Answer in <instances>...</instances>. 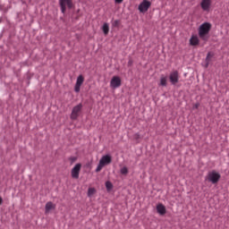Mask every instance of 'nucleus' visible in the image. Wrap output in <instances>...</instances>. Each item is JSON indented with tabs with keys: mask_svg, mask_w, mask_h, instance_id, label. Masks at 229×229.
<instances>
[{
	"mask_svg": "<svg viewBox=\"0 0 229 229\" xmlns=\"http://www.w3.org/2000/svg\"><path fill=\"white\" fill-rule=\"evenodd\" d=\"M212 30V24L210 22H204L199 27V37L204 42L208 40V33Z\"/></svg>",
	"mask_w": 229,
	"mask_h": 229,
	"instance_id": "1",
	"label": "nucleus"
},
{
	"mask_svg": "<svg viewBox=\"0 0 229 229\" xmlns=\"http://www.w3.org/2000/svg\"><path fill=\"white\" fill-rule=\"evenodd\" d=\"M53 208H55V205L53 204V202H47L45 206L46 214H48V212L50 210H53Z\"/></svg>",
	"mask_w": 229,
	"mask_h": 229,
	"instance_id": "13",
	"label": "nucleus"
},
{
	"mask_svg": "<svg viewBox=\"0 0 229 229\" xmlns=\"http://www.w3.org/2000/svg\"><path fill=\"white\" fill-rule=\"evenodd\" d=\"M106 187L107 191H111L113 189L114 185L110 182V181L106 182Z\"/></svg>",
	"mask_w": 229,
	"mask_h": 229,
	"instance_id": "20",
	"label": "nucleus"
},
{
	"mask_svg": "<svg viewBox=\"0 0 229 229\" xmlns=\"http://www.w3.org/2000/svg\"><path fill=\"white\" fill-rule=\"evenodd\" d=\"M190 46H199V38L197 35H192L190 38Z\"/></svg>",
	"mask_w": 229,
	"mask_h": 229,
	"instance_id": "11",
	"label": "nucleus"
},
{
	"mask_svg": "<svg viewBox=\"0 0 229 229\" xmlns=\"http://www.w3.org/2000/svg\"><path fill=\"white\" fill-rule=\"evenodd\" d=\"M169 81L172 85H176L180 81V73L178 71H174L169 74Z\"/></svg>",
	"mask_w": 229,
	"mask_h": 229,
	"instance_id": "7",
	"label": "nucleus"
},
{
	"mask_svg": "<svg viewBox=\"0 0 229 229\" xmlns=\"http://www.w3.org/2000/svg\"><path fill=\"white\" fill-rule=\"evenodd\" d=\"M159 85L161 87H167V77L162 75L160 78Z\"/></svg>",
	"mask_w": 229,
	"mask_h": 229,
	"instance_id": "14",
	"label": "nucleus"
},
{
	"mask_svg": "<svg viewBox=\"0 0 229 229\" xmlns=\"http://www.w3.org/2000/svg\"><path fill=\"white\" fill-rule=\"evenodd\" d=\"M74 160H76V158H75V157H72V162H74Z\"/></svg>",
	"mask_w": 229,
	"mask_h": 229,
	"instance_id": "27",
	"label": "nucleus"
},
{
	"mask_svg": "<svg viewBox=\"0 0 229 229\" xmlns=\"http://www.w3.org/2000/svg\"><path fill=\"white\" fill-rule=\"evenodd\" d=\"M120 173H121V174H124V175L128 174V167H126V166L122 167L120 169Z\"/></svg>",
	"mask_w": 229,
	"mask_h": 229,
	"instance_id": "18",
	"label": "nucleus"
},
{
	"mask_svg": "<svg viewBox=\"0 0 229 229\" xmlns=\"http://www.w3.org/2000/svg\"><path fill=\"white\" fill-rule=\"evenodd\" d=\"M151 6V2L148 1V0H143L138 6V10L139 12H140V13H146V12H148V10H149Z\"/></svg>",
	"mask_w": 229,
	"mask_h": 229,
	"instance_id": "6",
	"label": "nucleus"
},
{
	"mask_svg": "<svg viewBox=\"0 0 229 229\" xmlns=\"http://www.w3.org/2000/svg\"><path fill=\"white\" fill-rule=\"evenodd\" d=\"M135 136L137 137V139H139L140 137V134L136 133Z\"/></svg>",
	"mask_w": 229,
	"mask_h": 229,
	"instance_id": "26",
	"label": "nucleus"
},
{
	"mask_svg": "<svg viewBox=\"0 0 229 229\" xmlns=\"http://www.w3.org/2000/svg\"><path fill=\"white\" fill-rule=\"evenodd\" d=\"M206 180H208V182H210V183L216 184L217 183V182H219V180H221V174H219L216 170L208 172Z\"/></svg>",
	"mask_w": 229,
	"mask_h": 229,
	"instance_id": "3",
	"label": "nucleus"
},
{
	"mask_svg": "<svg viewBox=\"0 0 229 229\" xmlns=\"http://www.w3.org/2000/svg\"><path fill=\"white\" fill-rule=\"evenodd\" d=\"M200 8H202L203 12H210V8H212V0H201Z\"/></svg>",
	"mask_w": 229,
	"mask_h": 229,
	"instance_id": "9",
	"label": "nucleus"
},
{
	"mask_svg": "<svg viewBox=\"0 0 229 229\" xmlns=\"http://www.w3.org/2000/svg\"><path fill=\"white\" fill-rule=\"evenodd\" d=\"M119 24H121V21L119 20H115L112 22V26L114 28H119Z\"/></svg>",
	"mask_w": 229,
	"mask_h": 229,
	"instance_id": "19",
	"label": "nucleus"
},
{
	"mask_svg": "<svg viewBox=\"0 0 229 229\" xmlns=\"http://www.w3.org/2000/svg\"><path fill=\"white\" fill-rule=\"evenodd\" d=\"M157 210L160 216H164L165 214V206H164L163 204H158L157 206Z\"/></svg>",
	"mask_w": 229,
	"mask_h": 229,
	"instance_id": "12",
	"label": "nucleus"
},
{
	"mask_svg": "<svg viewBox=\"0 0 229 229\" xmlns=\"http://www.w3.org/2000/svg\"><path fill=\"white\" fill-rule=\"evenodd\" d=\"M0 205H3V197H0Z\"/></svg>",
	"mask_w": 229,
	"mask_h": 229,
	"instance_id": "25",
	"label": "nucleus"
},
{
	"mask_svg": "<svg viewBox=\"0 0 229 229\" xmlns=\"http://www.w3.org/2000/svg\"><path fill=\"white\" fill-rule=\"evenodd\" d=\"M96 193V189H94V188H89V190H88V196H92V195H94Z\"/></svg>",
	"mask_w": 229,
	"mask_h": 229,
	"instance_id": "21",
	"label": "nucleus"
},
{
	"mask_svg": "<svg viewBox=\"0 0 229 229\" xmlns=\"http://www.w3.org/2000/svg\"><path fill=\"white\" fill-rule=\"evenodd\" d=\"M122 81L121 77L119 76H113V78L110 81V87L113 89H119L121 87Z\"/></svg>",
	"mask_w": 229,
	"mask_h": 229,
	"instance_id": "8",
	"label": "nucleus"
},
{
	"mask_svg": "<svg viewBox=\"0 0 229 229\" xmlns=\"http://www.w3.org/2000/svg\"><path fill=\"white\" fill-rule=\"evenodd\" d=\"M210 58H212V54L208 52L206 57V67H208V64H210Z\"/></svg>",
	"mask_w": 229,
	"mask_h": 229,
	"instance_id": "17",
	"label": "nucleus"
},
{
	"mask_svg": "<svg viewBox=\"0 0 229 229\" xmlns=\"http://www.w3.org/2000/svg\"><path fill=\"white\" fill-rule=\"evenodd\" d=\"M80 171H81V164H76L72 169V178L78 180L80 178Z\"/></svg>",
	"mask_w": 229,
	"mask_h": 229,
	"instance_id": "10",
	"label": "nucleus"
},
{
	"mask_svg": "<svg viewBox=\"0 0 229 229\" xmlns=\"http://www.w3.org/2000/svg\"><path fill=\"white\" fill-rule=\"evenodd\" d=\"M110 164H112V156H110V154L103 156L100 158L99 163L96 168V173H99V171H101V169H103L105 165H108Z\"/></svg>",
	"mask_w": 229,
	"mask_h": 229,
	"instance_id": "2",
	"label": "nucleus"
},
{
	"mask_svg": "<svg viewBox=\"0 0 229 229\" xmlns=\"http://www.w3.org/2000/svg\"><path fill=\"white\" fill-rule=\"evenodd\" d=\"M83 81H84L83 75H79L75 85H79L81 87V85H83Z\"/></svg>",
	"mask_w": 229,
	"mask_h": 229,
	"instance_id": "16",
	"label": "nucleus"
},
{
	"mask_svg": "<svg viewBox=\"0 0 229 229\" xmlns=\"http://www.w3.org/2000/svg\"><path fill=\"white\" fill-rule=\"evenodd\" d=\"M81 108H83V105L81 104H79L72 108V114L70 115L72 121H76V119L80 117V112H81Z\"/></svg>",
	"mask_w": 229,
	"mask_h": 229,
	"instance_id": "4",
	"label": "nucleus"
},
{
	"mask_svg": "<svg viewBox=\"0 0 229 229\" xmlns=\"http://www.w3.org/2000/svg\"><path fill=\"white\" fill-rule=\"evenodd\" d=\"M129 64H131V61H129Z\"/></svg>",
	"mask_w": 229,
	"mask_h": 229,
	"instance_id": "28",
	"label": "nucleus"
},
{
	"mask_svg": "<svg viewBox=\"0 0 229 229\" xmlns=\"http://www.w3.org/2000/svg\"><path fill=\"white\" fill-rule=\"evenodd\" d=\"M62 13H65L66 8H72V0H59Z\"/></svg>",
	"mask_w": 229,
	"mask_h": 229,
	"instance_id": "5",
	"label": "nucleus"
},
{
	"mask_svg": "<svg viewBox=\"0 0 229 229\" xmlns=\"http://www.w3.org/2000/svg\"><path fill=\"white\" fill-rule=\"evenodd\" d=\"M115 3H117L118 4H121V3H123V0H114Z\"/></svg>",
	"mask_w": 229,
	"mask_h": 229,
	"instance_id": "24",
	"label": "nucleus"
},
{
	"mask_svg": "<svg viewBox=\"0 0 229 229\" xmlns=\"http://www.w3.org/2000/svg\"><path fill=\"white\" fill-rule=\"evenodd\" d=\"M193 108L197 110V108H199V103H197L193 106Z\"/></svg>",
	"mask_w": 229,
	"mask_h": 229,
	"instance_id": "23",
	"label": "nucleus"
},
{
	"mask_svg": "<svg viewBox=\"0 0 229 229\" xmlns=\"http://www.w3.org/2000/svg\"><path fill=\"white\" fill-rule=\"evenodd\" d=\"M81 88V86L78 85V84H75V87H74V91L75 92H80V89Z\"/></svg>",
	"mask_w": 229,
	"mask_h": 229,
	"instance_id": "22",
	"label": "nucleus"
},
{
	"mask_svg": "<svg viewBox=\"0 0 229 229\" xmlns=\"http://www.w3.org/2000/svg\"><path fill=\"white\" fill-rule=\"evenodd\" d=\"M102 31H103L104 35H108V32L110 31V27H109L108 23L103 24Z\"/></svg>",
	"mask_w": 229,
	"mask_h": 229,
	"instance_id": "15",
	"label": "nucleus"
}]
</instances>
